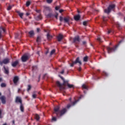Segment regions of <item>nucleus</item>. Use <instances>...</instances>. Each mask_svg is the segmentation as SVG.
<instances>
[{
	"label": "nucleus",
	"mask_w": 125,
	"mask_h": 125,
	"mask_svg": "<svg viewBox=\"0 0 125 125\" xmlns=\"http://www.w3.org/2000/svg\"><path fill=\"white\" fill-rule=\"evenodd\" d=\"M77 63H79V66H81L82 65V62L80 61V58L78 57L76 59L75 61L73 62L72 63H70V67H73L74 65H76Z\"/></svg>",
	"instance_id": "39448f33"
},
{
	"label": "nucleus",
	"mask_w": 125,
	"mask_h": 125,
	"mask_svg": "<svg viewBox=\"0 0 125 125\" xmlns=\"http://www.w3.org/2000/svg\"><path fill=\"white\" fill-rule=\"evenodd\" d=\"M72 106V105H71V104H67L66 107L67 108V109H69V108H71V106Z\"/></svg>",
	"instance_id": "49530a36"
},
{
	"label": "nucleus",
	"mask_w": 125,
	"mask_h": 125,
	"mask_svg": "<svg viewBox=\"0 0 125 125\" xmlns=\"http://www.w3.org/2000/svg\"><path fill=\"white\" fill-rule=\"evenodd\" d=\"M20 90H21V89H18V93H19Z\"/></svg>",
	"instance_id": "338daca9"
},
{
	"label": "nucleus",
	"mask_w": 125,
	"mask_h": 125,
	"mask_svg": "<svg viewBox=\"0 0 125 125\" xmlns=\"http://www.w3.org/2000/svg\"><path fill=\"white\" fill-rule=\"evenodd\" d=\"M2 81V78L0 77V83Z\"/></svg>",
	"instance_id": "e2e57ef3"
},
{
	"label": "nucleus",
	"mask_w": 125,
	"mask_h": 125,
	"mask_svg": "<svg viewBox=\"0 0 125 125\" xmlns=\"http://www.w3.org/2000/svg\"><path fill=\"white\" fill-rule=\"evenodd\" d=\"M78 71L79 72H81L82 71V67H81V66H80L79 68H78Z\"/></svg>",
	"instance_id": "864d4df0"
},
{
	"label": "nucleus",
	"mask_w": 125,
	"mask_h": 125,
	"mask_svg": "<svg viewBox=\"0 0 125 125\" xmlns=\"http://www.w3.org/2000/svg\"><path fill=\"white\" fill-rule=\"evenodd\" d=\"M32 97H33V98H34V99H36V98H37V95H36V94H33V95H32Z\"/></svg>",
	"instance_id": "c03bdc74"
},
{
	"label": "nucleus",
	"mask_w": 125,
	"mask_h": 125,
	"mask_svg": "<svg viewBox=\"0 0 125 125\" xmlns=\"http://www.w3.org/2000/svg\"><path fill=\"white\" fill-rule=\"evenodd\" d=\"M28 34H29V37L30 38H33V37H34V36L35 35V33L33 30L29 31Z\"/></svg>",
	"instance_id": "f3484780"
},
{
	"label": "nucleus",
	"mask_w": 125,
	"mask_h": 125,
	"mask_svg": "<svg viewBox=\"0 0 125 125\" xmlns=\"http://www.w3.org/2000/svg\"><path fill=\"white\" fill-rule=\"evenodd\" d=\"M0 100H1L2 104H5L6 103V101L5 100V97L4 96H2L0 97Z\"/></svg>",
	"instance_id": "9b49d317"
},
{
	"label": "nucleus",
	"mask_w": 125,
	"mask_h": 125,
	"mask_svg": "<svg viewBox=\"0 0 125 125\" xmlns=\"http://www.w3.org/2000/svg\"><path fill=\"white\" fill-rule=\"evenodd\" d=\"M18 37H19V34L18 33H16L15 36V39H17Z\"/></svg>",
	"instance_id": "37998d69"
},
{
	"label": "nucleus",
	"mask_w": 125,
	"mask_h": 125,
	"mask_svg": "<svg viewBox=\"0 0 125 125\" xmlns=\"http://www.w3.org/2000/svg\"><path fill=\"white\" fill-rule=\"evenodd\" d=\"M37 54L38 55H40V51H38Z\"/></svg>",
	"instance_id": "0e129e2a"
},
{
	"label": "nucleus",
	"mask_w": 125,
	"mask_h": 125,
	"mask_svg": "<svg viewBox=\"0 0 125 125\" xmlns=\"http://www.w3.org/2000/svg\"><path fill=\"white\" fill-rule=\"evenodd\" d=\"M80 42H81V39L80 38V36H77L73 38V42L75 44H79Z\"/></svg>",
	"instance_id": "0eeeda50"
},
{
	"label": "nucleus",
	"mask_w": 125,
	"mask_h": 125,
	"mask_svg": "<svg viewBox=\"0 0 125 125\" xmlns=\"http://www.w3.org/2000/svg\"><path fill=\"white\" fill-rule=\"evenodd\" d=\"M67 86L69 88H74L75 86H74L73 84H67Z\"/></svg>",
	"instance_id": "a878e982"
},
{
	"label": "nucleus",
	"mask_w": 125,
	"mask_h": 125,
	"mask_svg": "<svg viewBox=\"0 0 125 125\" xmlns=\"http://www.w3.org/2000/svg\"><path fill=\"white\" fill-rule=\"evenodd\" d=\"M117 28H118V29H119V30H120V29H121V25L119 24H117Z\"/></svg>",
	"instance_id": "09e8293b"
},
{
	"label": "nucleus",
	"mask_w": 125,
	"mask_h": 125,
	"mask_svg": "<svg viewBox=\"0 0 125 125\" xmlns=\"http://www.w3.org/2000/svg\"><path fill=\"white\" fill-rule=\"evenodd\" d=\"M16 103H20V104H22V99L21 98L19 97H17L15 100Z\"/></svg>",
	"instance_id": "9d476101"
},
{
	"label": "nucleus",
	"mask_w": 125,
	"mask_h": 125,
	"mask_svg": "<svg viewBox=\"0 0 125 125\" xmlns=\"http://www.w3.org/2000/svg\"><path fill=\"white\" fill-rule=\"evenodd\" d=\"M30 4H31V2H30L29 1H27L26 3V6H29Z\"/></svg>",
	"instance_id": "e433bc0d"
},
{
	"label": "nucleus",
	"mask_w": 125,
	"mask_h": 125,
	"mask_svg": "<svg viewBox=\"0 0 125 125\" xmlns=\"http://www.w3.org/2000/svg\"><path fill=\"white\" fill-rule=\"evenodd\" d=\"M40 79H41V75H39V81H40Z\"/></svg>",
	"instance_id": "774afa93"
},
{
	"label": "nucleus",
	"mask_w": 125,
	"mask_h": 125,
	"mask_svg": "<svg viewBox=\"0 0 125 125\" xmlns=\"http://www.w3.org/2000/svg\"><path fill=\"white\" fill-rule=\"evenodd\" d=\"M36 42H41V37L38 36V37H37Z\"/></svg>",
	"instance_id": "2f4dec72"
},
{
	"label": "nucleus",
	"mask_w": 125,
	"mask_h": 125,
	"mask_svg": "<svg viewBox=\"0 0 125 125\" xmlns=\"http://www.w3.org/2000/svg\"><path fill=\"white\" fill-rule=\"evenodd\" d=\"M88 60V57L87 56L84 57L83 59V62H87Z\"/></svg>",
	"instance_id": "cd10ccee"
},
{
	"label": "nucleus",
	"mask_w": 125,
	"mask_h": 125,
	"mask_svg": "<svg viewBox=\"0 0 125 125\" xmlns=\"http://www.w3.org/2000/svg\"><path fill=\"white\" fill-rule=\"evenodd\" d=\"M4 68V73L5 74H6V75H8V74H9V70L8 69V67H5V66H3Z\"/></svg>",
	"instance_id": "2eb2a0df"
},
{
	"label": "nucleus",
	"mask_w": 125,
	"mask_h": 125,
	"mask_svg": "<svg viewBox=\"0 0 125 125\" xmlns=\"http://www.w3.org/2000/svg\"><path fill=\"white\" fill-rule=\"evenodd\" d=\"M20 110L21 112H24V105H23V104H20Z\"/></svg>",
	"instance_id": "b1692460"
},
{
	"label": "nucleus",
	"mask_w": 125,
	"mask_h": 125,
	"mask_svg": "<svg viewBox=\"0 0 125 125\" xmlns=\"http://www.w3.org/2000/svg\"><path fill=\"white\" fill-rule=\"evenodd\" d=\"M60 21L61 22H62V21H63V17H60Z\"/></svg>",
	"instance_id": "8fccbe9b"
},
{
	"label": "nucleus",
	"mask_w": 125,
	"mask_h": 125,
	"mask_svg": "<svg viewBox=\"0 0 125 125\" xmlns=\"http://www.w3.org/2000/svg\"><path fill=\"white\" fill-rule=\"evenodd\" d=\"M55 53V49H53L50 52V55H53Z\"/></svg>",
	"instance_id": "c9c22d12"
},
{
	"label": "nucleus",
	"mask_w": 125,
	"mask_h": 125,
	"mask_svg": "<svg viewBox=\"0 0 125 125\" xmlns=\"http://www.w3.org/2000/svg\"><path fill=\"white\" fill-rule=\"evenodd\" d=\"M63 20L64 21V23H68L70 21V19H69V18H64Z\"/></svg>",
	"instance_id": "393cba45"
},
{
	"label": "nucleus",
	"mask_w": 125,
	"mask_h": 125,
	"mask_svg": "<svg viewBox=\"0 0 125 125\" xmlns=\"http://www.w3.org/2000/svg\"><path fill=\"white\" fill-rule=\"evenodd\" d=\"M60 9V7L59 6H57L55 7L56 10H59Z\"/></svg>",
	"instance_id": "a18cd8bd"
},
{
	"label": "nucleus",
	"mask_w": 125,
	"mask_h": 125,
	"mask_svg": "<svg viewBox=\"0 0 125 125\" xmlns=\"http://www.w3.org/2000/svg\"><path fill=\"white\" fill-rule=\"evenodd\" d=\"M52 121H53V122H56V121H57V119L56 117H52Z\"/></svg>",
	"instance_id": "ea45409f"
},
{
	"label": "nucleus",
	"mask_w": 125,
	"mask_h": 125,
	"mask_svg": "<svg viewBox=\"0 0 125 125\" xmlns=\"http://www.w3.org/2000/svg\"><path fill=\"white\" fill-rule=\"evenodd\" d=\"M29 58L30 56L29 55L24 54L21 57V60L22 62H26L27 60H29Z\"/></svg>",
	"instance_id": "423d86ee"
},
{
	"label": "nucleus",
	"mask_w": 125,
	"mask_h": 125,
	"mask_svg": "<svg viewBox=\"0 0 125 125\" xmlns=\"http://www.w3.org/2000/svg\"><path fill=\"white\" fill-rule=\"evenodd\" d=\"M2 31L4 32V33L5 32V30L3 28L0 27V39H1L2 37L1 32Z\"/></svg>",
	"instance_id": "aec40b11"
},
{
	"label": "nucleus",
	"mask_w": 125,
	"mask_h": 125,
	"mask_svg": "<svg viewBox=\"0 0 125 125\" xmlns=\"http://www.w3.org/2000/svg\"><path fill=\"white\" fill-rule=\"evenodd\" d=\"M82 87L83 89H87H87H88V86L86 85L85 84H83L82 85Z\"/></svg>",
	"instance_id": "5701e85b"
},
{
	"label": "nucleus",
	"mask_w": 125,
	"mask_h": 125,
	"mask_svg": "<svg viewBox=\"0 0 125 125\" xmlns=\"http://www.w3.org/2000/svg\"><path fill=\"white\" fill-rule=\"evenodd\" d=\"M61 79L63 81V83L62 84L60 83L59 81H57L56 84L58 87L60 88V90L61 91H62L63 90H64V89H66L65 86L68 85L69 84V81H65V80L64 79V78L61 77Z\"/></svg>",
	"instance_id": "f03ea898"
},
{
	"label": "nucleus",
	"mask_w": 125,
	"mask_h": 125,
	"mask_svg": "<svg viewBox=\"0 0 125 125\" xmlns=\"http://www.w3.org/2000/svg\"><path fill=\"white\" fill-rule=\"evenodd\" d=\"M83 45H85V44H86V42L83 41Z\"/></svg>",
	"instance_id": "6e6d98bb"
},
{
	"label": "nucleus",
	"mask_w": 125,
	"mask_h": 125,
	"mask_svg": "<svg viewBox=\"0 0 125 125\" xmlns=\"http://www.w3.org/2000/svg\"><path fill=\"white\" fill-rule=\"evenodd\" d=\"M32 88V86L31 85H28V88H27V91L29 92L30 90H31V89Z\"/></svg>",
	"instance_id": "473e14b6"
},
{
	"label": "nucleus",
	"mask_w": 125,
	"mask_h": 125,
	"mask_svg": "<svg viewBox=\"0 0 125 125\" xmlns=\"http://www.w3.org/2000/svg\"><path fill=\"white\" fill-rule=\"evenodd\" d=\"M53 0H46L47 3H51Z\"/></svg>",
	"instance_id": "a19ab883"
},
{
	"label": "nucleus",
	"mask_w": 125,
	"mask_h": 125,
	"mask_svg": "<svg viewBox=\"0 0 125 125\" xmlns=\"http://www.w3.org/2000/svg\"><path fill=\"white\" fill-rule=\"evenodd\" d=\"M12 123H13V124L14 125V124H15V121H14V120H13Z\"/></svg>",
	"instance_id": "69168bd1"
},
{
	"label": "nucleus",
	"mask_w": 125,
	"mask_h": 125,
	"mask_svg": "<svg viewBox=\"0 0 125 125\" xmlns=\"http://www.w3.org/2000/svg\"><path fill=\"white\" fill-rule=\"evenodd\" d=\"M3 64H8L9 63V59L6 58L3 60Z\"/></svg>",
	"instance_id": "a211bd4d"
},
{
	"label": "nucleus",
	"mask_w": 125,
	"mask_h": 125,
	"mask_svg": "<svg viewBox=\"0 0 125 125\" xmlns=\"http://www.w3.org/2000/svg\"><path fill=\"white\" fill-rule=\"evenodd\" d=\"M35 19L37 20V21H40V20H42V16L40 14V15L35 17Z\"/></svg>",
	"instance_id": "dca6fc26"
},
{
	"label": "nucleus",
	"mask_w": 125,
	"mask_h": 125,
	"mask_svg": "<svg viewBox=\"0 0 125 125\" xmlns=\"http://www.w3.org/2000/svg\"><path fill=\"white\" fill-rule=\"evenodd\" d=\"M47 17L48 18H51V17H52V14L51 13H49L47 15Z\"/></svg>",
	"instance_id": "72a5a7b5"
},
{
	"label": "nucleus",
	"mask_w": 125,
	"mask_h": 125,
	"mask_svg": "<svg viewBox=\"0 0 125 125\" xmlns=\"http://www.w3.org/2000/svg\"><path fill=\"white\" fill-rule=\"evenodd\" d=\"M11 65L13 68H15L17 65H19V60H17L15 62H13L11 63Z\"/></svg>",
	"instance_id": "6e6552de"
},
{
	"label": "nucleus",
	"mask_w": 125,
	"mask_h": 125,
	"mask_svg": "<svg viewBox=\"0 0 125 125\" xmlns=\"http://www.w3.org/2000/svg\"><path fill=\"white\" fill-rule=\"evenodd\" d=\"M63 36L62 35L60 34L57 37V40L59 42H61L62 40H63Z\"/></svg>",
	"instance_id": "f8f14e48"
},
{
	"label": "nucleus",
	"mask_w": 125,
	"mask_h": 125,
	"mask_svg": "<svg viewBox=\"0 0 125 125\" xmlns=\"http://www.w3.org/2000/svg\"><path fill=\"white\" fill-rule=\"evenodd\" d=\"M103 76H104L105 77H107L108 76V73H107L106 72L104 71L103 72Z\"/></svg>",
	"instance_id": "f704fd0d"
},
{
	"label": "nucleus",
	"mask_w": 125,
	"mask_h": 125,
	"mask_svg": "<svg viewBox=\"0 0 125 125\" xmlns=\"http://www.w3.org/2000/svg\"><path fill=\"white\" fill-rule=\"evenodd\" d=\"M123 42L122 41H121L119 42V44L118 45H116L113 47H107L106 49L107 50V53H112V52H115L116 50H117V48H118V46H119V45L120 43H121Z\"/></svg>",
	"instance_id": "7ed1b4c3"
},
{
	"label": "nucleus",
	"mask_w": 125,
	"mask_h": 125,
	"mask_svg": "<svg viewBox=\"0 0 125 125\" xmlns=\"http://www.w3.org/2000/svg\"><path fill=\"white\" fill-rule=\"evenodd\" d=\"M78 102H79V100H76L75 102H73L72 104V106H74V105H76V104H77Z\"/></svg>",
	"instance_id": "c756f323"
},
{
	"label": "nucleus",
	"mask_w": 125,
	"mask_h": 125,
	"mask_svg": "<svg viewBox=\"0 0 125 125\" xmlns=\"http://www.w3.org/2000/svg\"><path fill=\"white\" fill-rule=\"evenodd\" d=\"M55 18H56V19H58V14H57L56 15H55Z\"/></svg>",
	"instance_id": "603ef678"
},
{
	"label": "nucleus",
	"mask_w": 125,
	"mask_h": 125,
	"mask_svg": "<svg viewBox=\"0 0 125 125\" xmlns=\"http://www.w3.org/2000/svg\"><path fill=\"white\" fill-rule=\"evenodd\" d=\"M17 13H18L20 17H21V18L22 19L23 18V15H24V13H20V11H16Z\"/></svg>",
	"instance_id": "6ab92c4d"
},
{
	"label": "nucleus",
	"mask_w": 125,
	"mask_h": 125,
	"mask_svg": "<svg viewBox=\"0 0 125 125\" xmlns=\"http://www.w3.org/2000/svg\"><path fill=\"white\" fill-rule=\"evenodd\" d=\"M13 82L15 84H17V83L19 82V77H18V76H15L13 80Z\"/></svg>",
	"instance_id": "1a4fd4ad"
},
{
	"label": "nucleus",
	"mask_w": 125,
	"mask_h": 125,
	"mask_svg": "<svg viewBox=\"0 0 125 125\" xmlns=\"http://www.w3.org/2000/svg\"><path fill=\"white\" fill-rule=\"evenodd\" d=\"M35 119L37 121H40V115H39V114H36L35 115Z\"/></svg>",
	"instance_id": "bb28decb"
},
{
	"label": "nucleus",
	"mask_w": 125,
	"mask_h": 125,
	"mask_svg": "<svg viewBox=\"0 0 125 125\" xmlns=\"http://www.w3.org/2000/svg\"><path fill=\"white\" fill-rule=\"evenodd\" d=\"M36 11L37 13H41V10H36Z\"/></svg>",
	"instance_id": "3c124183"
},
{
	"label": "nucleus",
	"mask_w": 125,
	"mask_h": 125,
	"mask_svg": "<svg viewBox=\"0 0 125 125\" xmlns=\"http://www.w3.org/2000/svg\"><path fill=\"white\" fill-rule=\"evenodd\" d=\"M12 6H14L9 5V6L7 7V10H11V8H12Z\"/></svg>",
	"instance_id": "58836bf2"
},
{
	"label": "nucleus",
	"mask_w": 125,
	"mask_h": 125,
	"mask_svg": "<svg viewBox=\"0 0 125 125\" xmlns=\"http://www.w3.org/2000/svg\"><path fill=\"white\" fill-rule=\"evenodd\" d=\"M40 30H41V29H40V28H37V30L38 33H39V32H40Z\"/></svg>",
	"instance_id": "052dcab7"
},
{
	"label": "nucleus",
	"mask_w": 125,
	"mask_h": 125,
	"mask_svg": "<svg viewBox=\"0 0 125 125\" xmlns=\"http://www.w3.org/2000/svg\"><path fill=\"white\" fill-rule=\"evenodd\" d=\"M2 64H3V61H0V65H1V66H2Z\"/></svg>",
	"instance_id": "5fc2aeb1"
},
{
	"label": "nucleus",
	"mask_w": 125,
	"mask_h": 125,
	"mask_svg": "<svg viewBox=\"0 0 125 125\" xmlns=\"http://www.w3.org/2000/svg\"><path fill=\"white\" fill-rule=\"evenodd\" d=\"M97 41L100 42H102V40H101V38H100V37H98L97 38Z\"/></svg>",
	"instance_id": "79ce46f5"
},
{
	"label": "nucleus",
	"mask_w": 125,
	"mask_h": 125,
	"mask_svg": "<svg viewBox=\"0 0 125 125\" xmlns=\"http://www.w3.org/2000/svg\"><path fill=\"white\" fill-rule=\"evenodd\" d=\"M111 30H108V34H110V33H111Z\"/></svg>",
	"instance_id": "680f3d73"
},
{
	"label": "nucleus",
	"mask_w": 125,
	"mask_h": 125,
	"mask_svg": "<svg viewBox=\"0 0 125 125\" xmlns=\"http://www.w3.org/2000/svg\"><path fill=\"white\" fill-rule=\"evenodd\" d=\"M102 19L103 20V23L105 24L106 22H107V21L108 20V18L104 16H103L102 18Z\"/></svg>",
	"instance_id": "4468645a"
},
{
	"label": "nucleus",
	"mask_w": 125,
	"mask_h": 125,
	"mask_svg": "<svg viewBox=\"0 0 125 125\" xmlns=\"http://www.w3.org/2000/svg\"><path fill=\"white\" fill-rule=\"evenodd\" d=\"M54 110V114H56L58 118L62 117V116H63L66 113V112H67V109H66V108H63L60 110V107H59V106H56L55 107Z\"/></svg>",
	"instance_id": "f257e3e1"
},
{
	"label": "nucleus",
	"mask_w": 125,
	"mask_h": 125,
	"mask_svg": "<svg viewBox=\"0 0 125 125\" xmlns=\"http://www.w3.org/2000/svg\"><path fill=\"white\" fill-rule=\"evenodd\" d=\"M116 7V5L115 4H111L109 5V6L107 7V9H105L104 12L105 13H107L109 14L111 12V10L112 9H114Z\"/></svg>",
	"instance_id": "20e7f679"
},
{
	"label": "nucleus",
	"mask_w": 125,
	"mask_h": 125,
	"mask_svg": "<svg viewBox=\"0 0 125 125\" xmlns=\"http://www.w3.org/2000/svg\"><path fill=\"white\" fill-rule=\"evenodd\" d=\"M44 11H51V8L49 7L45 6L44 7Z\"/></svg>",
	"instance_id": "412c9836"
},
{
	"label": "nucleus",
	"mask_w": 125,
	"mask_h": 125,
	"mask_svg": "<svg viewBox=\"0 0 125 125\" xmlns=\"http://www.w3.org/2000/svg\"><path fill=\"white\" fill-rule=\"evenodd\" d=\"M0 86H1V87H6V84L5 83H1Z\"/></svg>",
	"instance_id": "7c9ffc66"
},
{
	"label": "nucleus",
	"mask_w": 125,
	"mask_h": 125,
	"mask_svg": "<svg viewBox=\"0 0 125 125\" xmlns=\"http://www.w3.org/2000/svg\"><path fill=\"white\" fill-rule=\"evenodd\" d=\"M36 70H38V66H34L32 67V70L33 71V72L34 71H36Z\"/></svg>",
	"instance_id": "c85d7f7f"
},
{
	"label": "nucleus",
	"mask_w": 125,
	"mask_h": 125,
	"mask_svg": "<svg viewBox=\"0 0 125 125\" xmlns=\"http://www.w3.org/2000/svg\"><path fill=\"white\" fill-rule=\"evenodd\" d=\"M63 11H64L63 10H60L59 12H60V13H62V12H63Z\"/></svg>",
	"instance_id": "4d7b16f0"
},
{
	"label": "nucleus",
	"mask_w": 125,
	"mask_h": 125,
	"mask_svg": "<svg viewBox=\"0 0 125 125\" xmlns=\"http://www.w3.org/2000/svg\"><path fill=\"white\" fill-rule=\"evenodd\" d=\"M74 20H75V21H79V20H80V19H81V15H77L74 17Z\"/></svg>",
	"instance_id": "ddd939ff"
},
{
	"label": "nucleus",
	"mask_w": 125,
	"mask_h": 125,
	"mask_svg": "<svg viewBox=\"0 0 125 125\" xmlns=\"http://www.w3.org/2000/svg\"><path fill=\"white\" fill-rule=\"evenodd\" d=\"M47 39L48 41H50L52 39V36L48 33L47 34Z\"/></svg>",
	"instance_id": "4be33fe9"
},
{
	"label": "nucleus",
	"mask_w": 125,
	"mask_h": 125,
	"mask_svg": "<svg viewBox=\"0 0 125 125\" xmlns=\"http://www.w3.org/2000/svg\"><path fill=\"white\" fill-rule=\"evenodd\" d=\"M2 113V110L0 109V118L1 119V114Z\"/></svg>",
	"instance_id": "de8ad7c7"
},
{
	"label": "nucleus",
	"mask_w": 125,
	"mask_h": 125,
	"mask_svg": "<svg viewBox=\"0 0 125 125\" xmlns=\"http://www.w3.org/2000/svg\"><path fill=\"white\" fill-rule=\"evenodd\" d=\"M64 70H62L61 72V73L62 74H64Z\"/></svg>",
	"instance_id": "13d9d810"
},
{
	"label": "nucleus",
	"mask_w": 125,
	"mask_h": 125,
	"mask_svg": "<svg viewBox=\"0 0 125 125\" xmlns=\"http://www.w3.org/2000/svg\"><path fill=\"white\" fill-rule=\"evenodd\" d=\"M26 16H29V15H30V13H26Z\"/></svg>",
	"instance_id": "bf43d9fd"
},
{
	"label": "nucleus",
	"mask_w": 125,
	"mask_h": 125,
	"mask_svg": "<svg viewBox=\"0 0 125 125\" xmlns=\"http://www.w3.org/2000/svg\"><path fill=\"white\" fill-rule=\"evenodd\" d=\"M88 21H84L83 22V26H87V22Z\"/></svg>",
	"instance_id": "4c0bfd02"
}]
</instances>
